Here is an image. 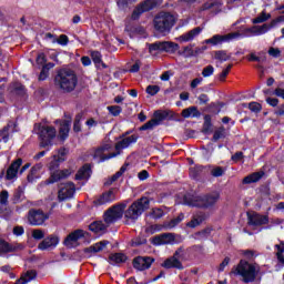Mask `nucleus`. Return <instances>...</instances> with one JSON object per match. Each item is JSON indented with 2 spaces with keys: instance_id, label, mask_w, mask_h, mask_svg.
<instances>
[{
  "instance_id": "42",
  "label": "nucleus",
  "mask_w": 284,
  "mask_h": 284,
  "mask_svg": "<svg viewBox=\"0 0 284 284\" xmlns=\"http://www.w3.org/2000/svg\"><path fill=\"white\" fill-rule=\"evenodd\" d=\"M153 119L155 121V123H158V125H161L162 121H166L168 120V110L161 111L158 110L153 113Z\"/></svg>"
},
{
  "instance_id": "59",
  "label": "nucleus",
  "mask_w": 284,
  "mask_h": 284,
  "mask_svg": "<svg viewBox=\"0 0 284 284\" xmlns=\"http://www.w3.org/2000/svg\"><path fill=\"white\" fill-rule=\"evenodd\" d=\"M210 234H212V227H205L201 231H197L195 236H199V239H207Z\"/></svg>"
},
{
  "instance_id": "22",
  "label": "nucleus",
  "mask_w": 284,
  "mask_h": 284,
  "mask_svg": "<svg viewBox=\"0 0 284 284\" xmlns=\"http://www.w3.org/2000/svg\"><path fill=\"white\" fill-rule=\"evenodd\" d=\"M21 165H23V159L18 158L16 161H13L7 169V174L4 176L6 181H12V179H17V174H19V169Z\"/></svg>"
},
{
  "instance_id": "7",
  "label": "nucleus",
  "mask_w": 284,
  "mask_h": 284,
  "mask_svg": "<svg viewBox=\"0 0 284 284\" xmlns=\"http://www.w3.org/2000/svg\"><path fill=\"white\" fill-rule=\"evenodd\" d=\"M125 207H128L125 203H120L111 206L103 214L104 223H106V225H112L116 223V221H121V219H123V213L125 212Z\"/></svg>"
},
{
  "instance_id": "11",
  "label": "nucleus",
  "mask_w": 284,
  "mask_h": 284,
  "mask_svg": "<svg viewBox=\"0 0 284 284\" xmlns=\"http://www.w3.org/2000/svg\"><path fill=\"white\" fill-rule=\"evenodd\" d=\"M111 150H112V144L110 143L102 144L94 150L92 158L94 159V161H98V163H105V161H110V159H114L115 156H119V152L110 153Z\"/></svg>"
},
{
  "instance_id": "15",
  "label": "nucleus",
  "mask_w": 284,
  "mask_h": 284,
  "mask_svg": "<svg viewBox=\"0 0 284 284\" xmlns=\"http://www.w3.org/2000/svg\"><path fill=\"white\" fill-rule=\"evenodd\" d=\"M154 8H156V1L145 0L133 10L131 14L132 21H139V19H141V14L144 12H150V10H154Z\"/></svg>"
},
{
  "instance_id": "34",
  "label": "nucleus",
  "mask_w": 284,
  "mask_h": 284,
  "mask_svg": "<svg viewBox=\"0 0 284 284\" xmlns=\"http://www.w3.org/2000/svg\"><path fill=\"white\" fill-rule=\"evenodd\" d=\"M42 168H43V164L38 163L30 169V172L27 175L28 183H34V181L41 179V175H39V172H41Z\"/></svg>"
},
{
  "instance_id": "3",
  "label": "nucleus",
  "mask_w": 284,
  "mask_h": 284,
  "mask_svg": "<svg viewBox=\"0 0 284 284\" xmlns=\"http://www.w3.org/2000/svg\"><path fill=\"white\" fill-rule=\"evenodd\" d=\"M233 276H241L243 283H254L258 276L256 264L250 263L246 260H240L237 265L231 271Z\"/></svg>"
},
{
  "instance_id": "64",
  "label": "nucleus",
  "mask_w": 284,
  "mask_h": 284,
  "mask_svg": "<svg viewBox=\"0 0 284 284\" xmlns=\"http://www.w3.org/2000/svg\"><path fill=\"white\" fill-rule=\"evenodd\" d=\"M277 264L275 265V272H281L284 267V254L283 255H276Z\"/></svg>"
},
{
  "instance_id": "23",
  "label": "nucleus",
  "mask_w": 284,
  "mask_h": 284,
  "mask_svg": "<svg viewBox=\"0 0 284 284\" xmlns=\"http://www.w3.org/2000/svg\"><path fill=\"white\" fill-rule=\"evenodd\" d=\"M116 201V195L114 194V190L111 189L104 193H102L99 199L93 201V204L99 205H106V203H114Z\"/></svg>"
},
{
  "instance_id": "53",
  "label": "nucleus",
  "mask_w": 284,
  "mask_h": 284,
  "mask_svg": "<svg viewBox=\"0 0 284 284\" xmlns=\"http://www.w3.org/2000/svg\"><path fill=\"white\" fill-rule=\"evenodd\" d=\"M215 59L217 61H230L231 57L227 55V51L220 50V51H215Z\"/></svg>"
},
{
  "instance_id": "37",
  "label": "nucleus",
  "mask_w": 284,
  "mask_h": 284,
  "mask_svg": "<svg viewBox=\"0 0 284 284\" xmlns=\"http://www.w3.org/2000/svg\"><path fill=\"white\" fill-rule=\"evenodd\" d=\"M52 68H54V62H48L44 64L38 75V81H48V79H50V71Z\"/></svg>"
},
{
  "instance_id": "5",
  "label": "nucleus",
  "mask_w": 284,
  "mask_h": 284,
  "mask_svg": "<svg viewBox=\"0 0 284 284\" xmlns=\"http://www.w3.org/2000/svg\"><path fill=\"white\" fill-rule=\"evenodd\" d=\"M65 159H58L53 156V160L49 163V170L51 175L45 180V185H52L54 183H59V181H63L68 179L72 171L70 169L59 170L61 163H64Z\"/></svg>"
},
{
  "instance_id": "21",
  "label": "nucleus",
  "mask_w": 284,
  "mask_h": 284,
  "mask_svg": "<svg viewBox=\"0 0 284 284\" xmlns=\"http://www.w3.org/2000/svg\"><path fill=\"white\" fill-rule=\"evenodd\" d=\"M161 267H164V270H185V266H183V262L179 260V257L173 253L172 256L164 260V262L161 264Z\"/></svg>"
},
{
  "instance_id": "19",
  "label": "nucleus",
  "mask_w": 284,
  "mask_h": 284,
  "mask_svg": "<svg viewBox=\"0 0 284 284\" xmlns=\"http://www.w3.org/2000/svg\"><path fill=\"white\" fill-rule=\"evenodd\" d=\"M61 239L58 235L51 234L44 237L38 245V250L41 252H45V250H54L57 245H59Z\"/></svg>"
},
{
  "instance_id": "10",
  "label": "nucleus",
  "mask_w": 284,
  "mask_h": 284,
  "mask_svg": "<svg viewBox=\"0 0 284 284\" xmlns=\"http://www.w3.org/2000/svg\"><path fill=\"white\" fill-rule=\"evenodd\" d=\"M148 48L150 54H152V52H168L169 54H174L181 47L179 43L172 41H156L154 43H148Z\"/></svg>"
},
{
  "instance_id": "54",
  "label": "nucleus",
  "mask_w": 284,
  "mask_h": 284,
  "mask_svg": "<svg viewBox=\"0 0 284 284\" xmlns=\"http://www.w3.org/2000/svg\"><path fill=\"white\" fill-rule=\"evenodd\" d=\"M146 244H148V239L141 237V236L133 239L131 242L132 247H140V245H146Z\"/></svg>"
},
{
  "instance_id": "47",
  "label": "nucleus",
  "mask_w": 284,
  "mask_h": 284,
  "mask_svg": "<svg viewBox=\"0 0 284 284\" xmlns=\"http://www.w3.org/2000/svg\"><path fill=\"white\" fill-rule=\"evenodd\" d=\"M162 241H164V245H170L176 241V235L174 233H163Z\"/></svg>"
},
{
  "instance_id": "18",
  "label": "nucleus",
  "mask_w": 284,
  "mask_h": 284,
  "mask_svg": "<svg viewBox=\"0 0 284 284\" xmlns=\"http://www.w3.org/2000/svg\"><path fill=\"white\" fill-rule=\"evenodd\" d=\"M61 239L58 235L51 234L44 237L38 245V250L41 252H45V250H54L57 245H59Z\"/></svg>"
},
{
  "instance_id": "31",
  "label": "nucleus",
  "mask_w": 284,
  "mask_h": 284,
  "mask_svg": "<svg viewBox=\"0 0 284 284\" xmlns=\"http://www.w3.org/2000/svg\"><path fill=\"white\" fill-rule=\"evenodd\" d=\"M89 231L93 234H105L108 232V225L103 221H93L89 225Z\"/></svg>"
},
{
  "instance_id": "6",
  "label": "nucleus",
  "mask_w": 284,
  "mask_h": 284,
  "mask_svg": "<svg viewBox=\"0 0 284 284\" xmlns=\"http://www.w3.org/2000/svg\"><path fill=\"white\" fill-rule=\"evenodd\" d=\"M146 210H150V200L148 197L138 199L124 212V217L129 219V221H132L133 223H136L139 217Z\"/></svg>"
},
{
  "instance_id": "45",
  "label": "nucleus",
  "mask_w": 284,
  "mask_h": 284,
  "mask_svg": "<svg viewBox=\"0 0 284 284\" xmlns=\"http://www.w3.org/2000/svg\"><path fill=\"white\" fill-rule=\"evenodd\" d=\"M173 254L178 257V261H190L183 246L178 247Z\"/></svg>"
},
{
  "instance_id": "62",
  "label": "nucleus",
  "mask_w": 284,
  "mask_h": 284,
  "mask_svg": "<svg viewBox=\"0 0 284 284\" xmlns=\"http://www.w3.org/2000/svg\"><path fill=\"white\" fill-rule=\"evenodd\" d=\"M37 275L38 273L36 270H29L22 276L26 277L27 283H30V281H34V278H37Z\"/></svg>"
},
{
  "instance_id": "25",
  "label": "nucleus",
  "mask_w": 284,
  "mask_h": 284,
  "mask_svg": "<svg viewBox=\"0 0 284 284\" xmlns=\"http://www.w3.org/2000/svg\"><path fill=\"white\" fill-rule=\"evenodd\" d=\"M282 21H284V17H277L273 19L270 23L257 26L256 37H261V34H267V32H270L272 28H276V26H278V23H281Z\"/></svg>"
},
{
  "instance_id": "2",
  "label": "nucleus",
  "mask_w": 284,
  "mask_h": 284,
  "mask_svg": "<svg viewBox=\"0 0 284 284\" xmlns=\"http://www.w3.org/2000/svg\"><path fill=\"white\" fill-rule=\"evenodd\" d=\"M184 204L189 207H199L200 210H213L216 207L219 201H221V193L214 191L211 193H204L201 195H184Z\"/></svg>"
},
{
  "instance_id": "33",
  "label": "nucleus",
  "mask_w": 284,
  "mask_h": 284,
  "mask_svg": "<svg viewBox=\"0 0 284 284\" xmlns=\"http://www.w3.org/2000/svg\"><path fill=\"white\" fill-rule=\"evenodd\" d=\"M108 245H110V241L108 240H102L100 242H97L95 244L84 248V252L88 253H93V254H99V252H103V250H105V247H108Z\"/></svg>"
},
{
  "instance_id": "28",
  "label": "nucleus",
  "mask_w": 284,
  "mask_h": 284,
  "mask_svg": "<svg viewBox=\"0 0 284 284\" xmlns=\"http://www.w3.org/2000/svg\"><path fill=\"white\" fill-rule=\"evenodd\" d=\"M91 176H92V165L90 163H85L78 170L75 174V181H85Z\"/></svg>"
},
{
  "instance_id": "16",
  "label": "nucleus",
  "mask_w": 284,
  "mask_h": 284,
  "mask_svg": "<svg viewBox=\"0 0 284 284\" xmlns=\"http://www.w3.org/2000/svg\"><path fill=\"white\" fill-rule=\"evenodd\" d=\"M85 234H88V232L82 229H78L69 233L63 241L64 247H68V250H72V247H74V243H79L81 239H85Z\"/></svg>"
},
{
  "instance_id": "12",
  "label": "nucleus",
  "mask_w": 284,
  "mask_h": 284,
  "mask_svg": "<svg viewBox=\"0 0 284 284\" xmlns=\"http://www.w3.org/2000/svg\"><path fill=\"white\" fill-rule=\"evenodd\" d=\"M243 34L240 32H231L229 34H214L210 39L203 41L206 45H223V43H230L234 39H241Z\"/></svg>"
},
{
  "instance_id": "52",
  "label": "nucleus",
  "mask_w": 284,
  "mask_h": 284,
  "mask_svg": "<svg viewBox=\"0 0 284 284\" xmlns=\"http://www.w3.org/2000/svg\"><path fill=\"white\" fill-rule=\"evenodd\" d=\"M116 3L120 10H128V8L132 6V3H136V0H118Z\"/></svg>"
},
{
  "instance_id": "58",
  "label": "nucleus",
  "mask_w": 284,
  "mask_h": 284,
  "mask_svg": "<svg viewBox=\"0 0 284 284\" xmlns=\"http://www.w3.org/2000/svg\"><path fill=\"white\" fill-rule=\"evenodd\" d=\"M196 250H201V245H192L187 248H184V252L186 253L189 261L192 260Z\"/></svg>"
},
{
  "instance_id": "60",
  "label": "nucleus",
  "mask_w": 284,
  "mask_h": 284,
  "mask_svg": "<svg viewBox=\"0 0 284 284\" xmlns=\"http://www.w3.org/2000/svg\"><path fill=\"white\" fill-rule=\"evenodd\" d=\"M91 59L95 65H99L103 61V55L99 51H92Z\"/></svg>"
},
{
  "instance_id": "36",
  "label": "nucleus",
  "mask_w": 284,
  "mask_h": 284,
  "mask_svg": "<svg viewBox=\"0 0 284 284\" xmlns=\"http://www.w3.org/2000/svg\"><path fill=\"white\" fill-rule=\"evenodd\" d=\"M110 265H120L121 263H128V255L124 253H112L109 255Z\"/></svg>"
},
{
  "instance_id": "20",
  "label": "nucleus",
  "mask_w": 284,
  "mask_h": 284,
  "mask_svg": "<svg viewBox=\"0 0 284 284\" xmlns=\"http://www.w3.org/2000/svg\"><path fill=\"white\" fill-rule=\"evenodd\" d=\"M247 223L253 227H261V225H267L270 223V216L261 215L260 213H247Z\"/></svg>"
},
{
  "instance_id": "9",
  "label": "nucleus",
  "mask_w": 284,
  "mask_h": 284,
  "mask_svg": "<svg viewBox=\"0 0 284 284\" xmlns=\"http://www.w3.org/2000/svg\"><path fill=\"white\" fill-rule=\"evenodd\" d=\"M40 148L52 145V141L57 139V129L54 126L41 125L38 132Z\"/></svg>"
},
{
  "instance_id": "32",
  "label": "nucleus",
  "mask_w": 284,
  "mask_h": 284,
  "mask_svg": "<svg viewBox=\"0 0 284 284\" xmlns=\"http://www.w3.org/2000/svg\"><path fill=\"white\" fill-rule=\"evenodd\" d=\"M265 176V171H260V172H253L248 175H246L243 180L242 183L243 185H251V183H258L261 179Z\"/></svg>"
},
{
  "instance_id": "41",
  "label": "nucleus",
  "mask_w": 284,
  "mask_h": 284,
  "mask_svg": "<svg viewBox=\"0 0 284 284\" xmlns=\"http://www.w3.org/2000/svg\"><path fill=\"white\" fill-rule=\"evenodd\" d=\"M212 115L210 114H205L204 115V123L202 126V132L203 134H210V132H212Z\"/></svg>"
},
{
  "instance_id": "1",
  "label": "nucleus",
  "mask_w": 284,
  "mask_h": 284,
  "mask_svg": "<svg viewBox=\"0 0 284 284\" xmlns=\"http://www.w3.org/2000/svg\"><path fill=\"white\" fill-rule=\"evenodd\" d=\"M53 84L63 94H72L79 85V75H77V71L70 68L59 69L53 78Z\"/></svg>"
},
{
  "instance_id": "55",
  "label": "nucleus",
  "mask_w": 284,
  "mask_h": 284,
  "mask_svg": "<svg viewBox=\"0 0 284 284\" xmlns=\"http://www.w3.org/2000/svg\"><path fill=\"white\" fill-rule=\"evenodd\" d=\"M8 199H10V193L8 192V190H2L0 192V205H3L4 207H7Z\"/></svg>"
},
{
  "instance_id": "63",
  "label": "nucleus",
  "mask_w": 284,
  "mask_h": 284,
  "mask_svg": "<svg viewBox=\"0 0 284 284\" xmlns=\"http://www.w3.org/2000/svg\"><path fill=\"white\" fill-rule=\"evenodd\" d=\"M37 65H48V58L45 57V53H39L37 59H36Z\"/></svg>"
},
{
  "instance_id": "8",
  "label": "nucleus",
  "mask_w": 284,
  "mask_h": 284,
  "mask_svg": "<svg viewBox=\"0 0 284 284\" xmlns=\"http://www.w3.org/2000/svg\"><path fill=\"white\" fill-rule=\"evenodd\" d=\"M40 148L52 145V141L57 139V129L54 126L41 125L38 132Z\"/></svg>"
},
{
  "instance_id": "26",
  "label": "nucleus",
  "mask_w": 284,
  "mask_h": 284,
  "mask_svg": "<svg viewBox=\"0 0 284 284\" xmlns=\"http://www.w3.org/2000/svg\"><path fill=\"white\" fill-rule=\"evenodd\" d=\"M23 250L22 244H11L6 240L0 239V254H10Z\"/></svg>"
},
{
  "instance_id": "44",
  "label": "nucleus",
  "mask_w": 284,
  "mask_h": 284,
  "mask_svg": "<svg viewBox=\"0 0 284 284\" xmlns=\"http://www.w3.org/2000/svg\"><path fill=\"white\" fill-rule=\"evenodd\" d=\"M243 108H248V110H251V112H253L254 114H258L261 113V110H263V105L258 102H250L247 103H243L242 104Z\"/></svg>"
},
{
  "instance_id": "51",
  "label": "nucleus",
  "mask_w": 284,
  "mask_h": 284,
  "mask_svg": "<svg viewBox=\"0 0 284 284\" xmlns=\"http://www.w3.org/2000/svg\"><path fill=\"white\" fill-rule=\"evenodd\" d=\"M159 125L154 119H151L146 123H144L142 126H140V132H145V130H154Z\"/></svg>"
},
{
  "instance_id": "46",
  "label": "nucleus",
  "mask_w": 284,
  "mask_h": 284,
  "mask_svg": "<svg viewBox=\"0 0 284 284\" xmlns=\"http://www.w3.org/2000/svg\"><path fill=\"white\" fill-rule=\"evenodd\" d=\"M270 19H272V14L262 12L261 16H258L252 20V23H254L256 26L258 23H265V21H267Z\"/></svg>"
},
{
  "instance_id": "61",
  "label": "nucleus",
  "mask_w": 284,
  "mask_h": 284,
  "mask_svg": "<svg viewBox=\"0 0 284 284\" xmlns=\"http://www.w3.org/2000/svg\"><path fill=\"white\" fill-rule=\"evenodd\" d=\"M214 74V65L209 64L202 70V77L204 79H207L209 77H212Z\"/></svg>"
},
{
  "instance_id": "50",
  "label": "nucleus",
  "mask_w": 284,
  "mask_h": 284,
  "mask_svg": "<svg viewBox=\"0 0 284 284\" xmlns=\"http://www.w3.org/2000/svg\"><path fill=\"white\" fill-rule=\"evenodd\" d=\"M179 54L185 57L186 59L194 57V49H192V44L184 47L183 51H179Z\"/></svg>"
},
{
  "instance_id": "35",
  "label": "nucleus",
  "mask_w": 284,
  "mask_h": 284,
  "mask_svg": "<svg viewBox=\"0 0 284 284\" xmlns=\"http://www.w3.org/2000/svg\"><path fill=\"white\" fill-rule=\"evenodd\" d=\"M182 116L183 119H199L201 118V111H199V106H189L184 110H182Z\"/></svg>"
},
{
  "instance_id": "24",
  "label": "nucleus",
  "mask_w": 284,
  "mask_h": 284,
  "mask_svg": "<svg viewBox=\"0 0 284 284\" xmlns=\"http://www.w3.org/2000/svg\"><path fill=\"white\" fill-rule=\"evenodd\" d=\"M59 123V139L60 141H65L70 136V128L72 125V120H55Z\"/></svg>"
},
{
  "instance_id": "14",
  "label": "nucleus",
  "mask_w": 284,
  "mask_h": 284,
  "mask_svg": "<svg viewBox=\"0 0 284 284\" xmlns=\"http://www.w3.org/2000/svg\"><path fill=\"white\" fill-rule=\"evenodd\" d=\"M156 260L152 256H135L132 261L133 267L136 270V272H145V270H150L152 267V264Z\"/></svg>"
},
{
  "instance_id": "43",
  "label": "nucleus",
  "mask_w": 284,
  "mask_h": 284,
  "mask_svg": "<svg viewBox=\"0 0 284 284\" xmlns=\"http://www.w3.org/2000/svg\"><path fill=\"white\" fill-rule=\"evenodd\" d=\"M13 93L17 97H26V94H28V90L26 89V85L21 84V82H16L13 84Z\"/></svg>"
},
{
  "instance_id": "38",
  "label": "nucleus",
  "mask_w": 284,
  "mask_h": 284,
  "mask_svg": "<svg viewBox=\"0 0 284 284\" xmlns=\"http://www.w3.org/2000/svg\"><path fill=\"white\" fill-rule=\"evenodd\" d=\"M23 199H26V191L23 190V186H18L13 192L11 203L13 205H19V203H22Z\"/></svg>"
},
{
  "instance_id": "29",
  "label": "nucleus",
  "mask_w": 284,
  "mask_h": 284,
  "mask_svg": "<svg viewBox=\"0 0 284 284\" xmlns=\"http://www.w3.org/2000/svg\"><path fill=\"white\" fill-rule=\"evenodd\" d=\"M74 192H77L74 189V182H70L69 187L59 190L58 199L59 201H68V199H72V196H74Z\"/></svg>"
},
{
  "instance_id": "56",
  "label": "nucleus",
  "mask_w": 284,
  "mask_h": 284,
  "mask_svg": "<svg viewBox=\"0 0 284 284\" xmlns=\"http://www.w3.org/2000/svg\"><path fill=\"white\" fill-rule=\"evenodd\" d=\"M181 221H183V213L180 214L178 217H174L170 222H168L166 227L169 230H172V227H176V225H179V223H181Z\"/></svg>"
},
{
  "instance_id": "17",
  "label": "nucleus",
  "mask_w": 284,
  "mask_h": 284,
  "mask_svg": "<svg viewBox=\"0 0 284 284\" xmlns=\"http://www.w3.org/2000/svg\"><path fill=\"white\" fill-rule=\"evenodd\" d=\"M19 123L17 121L10 120L7 125H4L0 130V143L3 141V143H8L10 141V130L11 133L14 134V132H19Z\"/></svg>"
},
{
  "instance_id": "39",
  "label": "nucleus",
  "mask_w": 284,
  "mask_h": 284,
  "mask_svg": "<svg viewBox=\"0 0 284 284\" xmlns=\"http://www.w3.org/2000/svg\"><path fill=\"white\" fill-rule=\"evenodd\" d=\"M205 219H207V215H205V213H200L193 216L192 220L186 223V227L194 230V227H199V225H201Z\"/></svg>"
},
{
  "instance_id": "27",
  "label": "nucleus",
  "mask_w": 284,
  "mask_h": 284,
  "mask_svg": "<svg viewBox=\"0 0 284 284\" xmlns=\"http://www.w3.org/2000/svg\"><path fill=\"white\" fill-rule=\"evenodd\" d=\"M201 32H203V28L196 27L187 31L186 33H183L182 36H180L178 38V41H180V43H187L189 41H194V38L199 37Z\"/></svg>"
},
{
  "instance_id": "49",
  "label": "nucleus",
  "mask_w": 284,
  "mask_h": 284,
  "mask_svg": "<svg viewBox=\"0 0 284 284\" xmlns=\"http://www.w3.org/2000/svg\"><path fill=\"white\" fill-rule=\"evenodd\" d=\"M81 119H83V115H81L80 113H78L74 118L73 132H75V134H79V132H81Z\"/></svg>"
},
{
  "instance_id": "48",
  "label": "nucleus",
  "mask_w": 284,
  "mask_h": 284,
  "mask_svg": "<svg viewBox=\"0 0 284 284\" xmlns=\"http://www.w3.org/2000/svg\"><path fill=\"white\" fill-rule=\"evenodd\" d=\"M225 139V128H219L217 130L214 131L212 141L213 143H216V141Z\"/></svg>"
},
{
  "instance_id": "13",
  "label": "nucleus",
  "mask_w": 284,
  "mask_h": 284,
  "mask_svg": "<svg viewBox=\"0 0 284 284\" xmlns=\"http://www.w3.org/2000/svg\"><path fill=\"white\" fill-rule=\"evenodd\" d=\"M50 219V214L44 213L40 209H30L28 212V223L29 225L40 226L43 225Z\"/></svg>"
},
{
  "instance_id": "30",
  "label": "nucleus",
  "mask_w": 284,
  "mask_h": 284,
  "mask_svg": "<svg viewBox=\"0 0 284 284\" xmlns=\"http://www.w3.org/2000/svg\"><path fill=\"white\" fill-rule=\"evenodd\" d=\"M136 141H139V134L126 136L115 144V150H125L126 148H130L132 143H136Z\"/></svg>"
},
{
  "instance_id": "57",
  "label": "nucleus",
  "mask_w": 284,
  "mask_h": 284,
  "mask_svg": "<svg viewBox=\"0 0 284 284\" xmlns=\"http://www.w3.org/2000/svg\"><path fill=\"white\" fill-rule=\"evenodd\" d=\"M112 116H119L123 112V109L120 105H110L106 108Z\"/></svg>"
},
{
  "instance_id": "40",
  "label": "nucleus",
  "mask_w": 284,
  "mask_h": 284,
  "mask_svg": "<svg viewBox=\"0 0 284 284\" xmlns=\"http://www.w3.org/2000/svg\"><path fill=\"white\" fill-rule=\"evenodd\" d=\"M203 170L205 166L203 165H195L194 168L190 169V176L193 181H199L203 176Z\"/></svg>"
},
{
  "instance_id": "4",
  "label": "nucleus",
  "mask_w": 284,
  "mask_h": 284,
  "mask_svg": "<svg viewBox=\"0 0 284 284\" xmlns=\"http://www.w3.org/2000/svg\"><path fill=\"white\" fill-rule=\"evenodd\" d=\"M176 23V19L170 12H160L153 19V28L156 34L168 37L172 32V28Z\"/></svg>"
}]
</instances>
